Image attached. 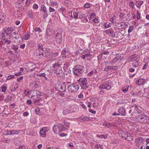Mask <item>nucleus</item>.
Here are the masks:
<instances>
[{"label": "nucleus", "instance_id": "obj_1", "mask_svg": "<svg viewBox=\"0 0 149 149\" xmlns=\"http://www.w3.org/2000/svg\"><path fill=\"white\" fill-rule=\"evenodd\" d=\"M73 74L78 77H81L84 73L87 71V68L82 65H77L72 69Z\"/></svg>", "mask_w": 149, "mask_h": 149}, {"label": "nucleus", "instance_id": "obj_2", "mask_svg": "<svg viewBox=\"0 0 149 149\" xmlns=\"http://www.w3.org/2000/svg\"><path fill=\"white\" fill-rule=\"evenodd\" d=\"M118 133L120 137L123 139H126L129 141H132L133 139L132 136L127 131L124 132L120 130H118Z\"/></svg>", "mask_w": 149, "mask_h": 149}, {"label": "nucleus", "instance_id": "obj_3", "mask_svg": "<svg viewBox=\"0 0 149 149\" xmlns=\"http://www.w3.org/2000/svg\"><path fill=\"white\" fill-rule=\"evenodd\" d=\"M137 119L141 123L146 124L149 123V117L146 115H139L136 116Z\"/></svg>", "mask_w": 149, "mask_h": 149}, {"label": "nucleus", "instance_id": "obj_4", "mask_svg": "<svg viewBox=\"0 0 149 149\" xmlns=\"http://www.w3.org/2000/svg\"><path fill=\"white\" fill-rule=\"evenodd\" d=\"M78 81L82 89H86L88 88V83L86 78H80L78 80Z\"/></svg>", "mask_w": 149, "mask_h": 149}, {"label": "nucleus", "instance_id": "obj_5", "mask_svg": "<svg viewBox=\"0 0 149 149\" xmlns=\"http://www.w3.org/2000/svg\"><path fill=\"white\" fill-rule=\"evenodd\" d=\"M111 87V83L110 81H107L102 84H101L99 87V89H106L110 90Z\"/></svg>", "mask_w": 149, "mask_h": 149}, {"label": "nucleus", "instance_id": "obj_6", "mask_svg": "<svg viewBox=\"0 0 149 149\" xmlns=\"http://www.w3.org/2000/svg\"><path fill=\"white\" fill-rule=\"evenodd\" d=\"M79 88V86L75 84H71L68 87V89L69 91L76 92Z\"/></svg>", "mask_w": 149, "mask_h": 149}, {"label": "nucleus", "instance_id": "obj_7", "mask_svg": "<svg viewBox=\"0 0 149 149\" xmlns=\"http://www.w3.org/2000/svg\"><path fill=\"white\" fill-rule=\"evenodd\" d=\"M54 72L58 77L61 78H64V74L61 68L58 67L56 70H54Z\"/></svg>", "mask_w": 149, "mask_h": 149}, {"label": "nucleus", "instance_id": "obj_8", "mask_svg": "<svg viewBox=\"0 0 149 149\" xmlns=\"http://www.w3.org/2000/svg\"><path fill=\"white\" fill-rule=\"evenodd\" d=\"M43 49H36L35 52L34 53V55L38 58H42L44 57L43 56Z\"/></svg>", "mask_w": 149, "mask_h": 149}, {"label": "nucleus", "instance_id": "obj_9", "mask_svg": "<svg viewBox=\"0 0 149 149\" xmlns=\"http://www.w3.org/2000/svg\"><path fill=\"white\" fill-rule=\"evenodd\" d=\"M62 34L60 33H58L56 34L54 37V39L57 42L60 44L62 42Z\"/></svg>", "mask_w": 149, "mask_h": 149}, {"label": "nucleus", "instance_id": "obj_10", "mask_svg": "<svg viewBox=\"0 0 149 149\" xmlns=\"http://www.w3.org/2000/svg\"><path fill=\"white\" fill-rule=\"evenodd\" d=\"M14 28L12 27L5 28L3 29V31L7 36L12 31H13Z\"/></svg>", "mask_w": 149, "mask_h": 149}, {"label": "nucleus", "instance_id": "obj_11", "mask_svg": "<svg viewBox=\"0 0 149 149\" xmlns=\"http://www.w3.org/2000/svg\"><path fill=\"white\" fill-rule=\"evenodd\" d=\"M43 55L44 57L48 56L51 52L50 49L48 48L43 49Z\"/></svg>", "mask_w": 149, "mask_h": 149}, {"label": "nucleus", "instance_id": "obj_12", "mask_svg": "<svg viewBox=\"0 0 149 149\" xmlns=\"http://www.w3.org/2000/svg\"><path fill=\"white\" fill-rule=\"evenodd\" d=\"M135 143L136 146L139 147L141 144L143 143V139L142 138L138 137L136 139Z\"/></svg>", "mask_w": 149, "mask_h": 149}, {"label": "nucleus", "instance_id": "obj_13", "mask_svg": "<svg viewBox=\"0 0 149 149\" xmlns=\"http://www.w3.org/2000/svg\"><path fill=\"white\" fill-rule=\"evenodd\" d=\"M58 125V123H55L52 128L54 133L56 134L60 133L59 127Z\"/></svg>", "mask_w": 149, "mask_h": 149}, {"label": "nucleus", "instance_id": "obj_14", "mask_svg": "<svg viewBox=\"0 0 149 149\" xmlns=\"http://www.w3.org/2000/svg\"><path fill=\"white\" fill-rule=\"evenodd\" d=\"M47 128L43 127L40 130V135L43 137H45L46 135V132H47Z\"/></svg>", "mask_w": 149, "mask_h": 149}, {"label": "nucleus", "instance_id": "obj_15", "mask_svg": "<svg viewBox=\"0 0 149 149\" xmlns=\"http://www.w3.org/2000/svg\"><path fill=\"white\" fill-rule=\"evenodd\" d=\"M58 127H59L58 128L60 133L63 131L65 130H66V128L64 127L62 124L58 123Z\"/></svg>", "mask_w": 149, "mask_h": 149}, {"label": "nucleus", "instance_id": "obj_16", "mask_svg": "<svg viewBox=\"0 0 149 149\" xmlns=\"http://www.w3.org/2000/svg\"><path fill=\"white\" fill-rule=\"evenodd\" d=\"M105 32L106 33L111 34V36L112 37H114L115 36V32L112 29L107 30L105 31Z\"/></svg>", "mask_w": 149, "mask_h": 149}, {"label": "nucleus", "instance_id": "obj_17", "mask_svg": "<svg viewBox=\"0 0 149 149\" xmlns=\"http://www.w3.org/2000/svg\"><path fill=\"white\" fill-rule=\"evenodd\" d=\"M59 91L63 93L66 90V87L64 85H59L58 86Z\"/></svg>", "mask_w": 149, "mask_h": 149}, {"label": "nucleus", "instance_id": "obj_18", "mask_svg": "<svg viewBox=\"0 0 149 149\" xmlns=\"http://www.w3.org/2000/svg\"><path fill=\"white\" fill-rule=\"evenodd\" d=\"M118 111L119 113V114H120L122 116H124L125 114V111L123 107H120L118 109Z\"/></svg>", "mask_w": 149, "mask_h": 149}, {"label": "nucleus", "instance_id": "obj_19", "mask_svg": "<svg viewBox=\"0 0 149 149\" xmlns=\"http://www.w3.org/2000/svg\"><path fill=\"white\" fill-rule=\"evenodd\" d=\"M145 79L143 78L139 79L136 81L137 85H140L143 84L145 81Z\"/></svg>", "mask_w": 149, "mask_h": 149}, {"label": "nucleus", "instance_id": "obj_20", "mask_svg": "<svg viewBox=\"0 0 149 149\" xmlns=\"http://www.w3.org/2000/svg\"><path fill=\"white\" fill-rule=\"evenodd\" d=\"M68 54V52L67 50L64 49L61 52V54L63 58H65L66 57L67 55Z\"/></svg>", "mask_w": 149, "mask_h": 149}, {"label": "nucleus", "instance_id": "obj_21", "mask_svg": "<svg viewBox=\"0 0 149 149\" xmlns=\"http://www.w3.org/2000/svg\"><path fill=\"white\" fill-rule=\"evenodd\" d=\"M3 41H4V45H8L11 42V40L8 38H4L3 40Z\"/></svg>", "mask_w": 149, "mask_h": 149}, {"label": "nucleus", "instance_id": "obj_22", "mask_svg": "<svg viewBox=\"0 0 149 149\" xmlns=\"http://www.w3.org/2000/svg\"><path fill=\"white\" fill-rule=\"evenodd\" d=\"M84 52L83 51H82V49H81L80 50H77V53H79L80 54H85L86 53H89L90 51L87 49H86V50H85L84 51Z\"/></svg>", "mask_w": 149, "mask_h": 149}, {"label": "nucleus", "instance_id": "obj_23", "mask_svg": "<svg viewBox=\"0 0 149 149\" xmlns=\"http://www.w3.org/2000/svg\"><path fill=\"white\" fill-rule=\"evenodd\" d=\"M103 125L108 128H110L113 126V125L107 122H104L103 123Z\"/></svg>", "mask_w": 149, "mask_h": 149}, {"label": "nucleus", "instance_id": "obj_24", "mask_svg": "<svg viewBox=\"0 0 149 149\" xmlns=\"http://www.w3.org/2000/svg\"><path fill=\"white\" fill-rule=\"evenodd\" d=\"M81 120L86 121H89L91 120V118L87 116H84L83 115L81 116Z\"/></svg>", "mask_w": 149, "mask_h": 149}, {"label": "nucleus", "instance_id": "obj_25", "mask_svg": "<svg viewBox=\"0 0 149 149\" xmlns=\"http://www.w3.org/2000/svg\"><path fill=\"white\" fill-rule=\"evenodd\" d=\"M61 62L62 61L61 60H59L57 62L55 63L53 65V67L55 68L56 66L58 67L59 66H61Z\"/></svg>", "mask_w": 149, "mask_h": 149}, {"label": "nucleus", "instance_id": "obj_26", "mask_svg": "<svg viewBox=\"0 0 149 149\" xmlns=\"http://www.w3.org/2000/svg\"><path fill=\"white\" fill-rule=\"evenodd\" d=\"M12 97L10 96H8L4 100V101L6 102H9L12 100Z\"/></svg>", "mask_w": 149, "mask_h": 149}, {"label": "nucleus", "instance_id": "obj_27", "mask_svg": "<svg viewBox=\"0 0 149 149\" xmlns=\"http://www.w3.org/2000/svg\"><path fill=\"white\" fill-rule=\"evenodd\" d=\"M51 30L52 29H47L46 35L47 37L49 36L52 34V32H51Z\"/></svg>", "mask_w": 149, "mask_h": 149}, {"label": "nucleus", "instance_id": "obj_28", "mask_svg": "<svg viewBox=\"0 0 149 149\" xmlns=\"http://www.w3.org/2000/svg\"><path fill=\"white\" fill-rule=\"evenodd\" d=\"M129 86L128 85H126L123 87V88L122 89V91L124 92V93H126L127 92L129 88Z\"/></svg>", "mask_w": 149, "mask_h": 149}, {"label": "nucleus", "instance_id": "obj_29", "mask_svg": "<svg viewBox=\"0 0 149 149\" xmlns=\"http://www.w3.org/2000/svg\"><path fill=\"white\" fill-rule=\"evenodd\" d=\"M143 1H136V7L139 8L141 7V6L143 4Z\"/></svg>", "mask_w": 149, "mask_h": 149}, {"label": "nucleus", "instance_id": "obj_30", "mask_svg": "<svg viewBox=\"0 0 149 149\" xmlns=\"http://www.w3.org/2000/svg\"><path fill=\"white\" fill-rule=\"evenodd\" d=\"M71 16L72 17H74L76 18H78V13L77 11H74L73 12L72 14H71Z\"/></svg>", "mask_w": 149, "mask_h": 149}, {"label": "nucleus", "instance_id": "obj_31", "mask_svg": "<svg viewBox=\"0 0 149 149\" xmlns=\"http://www.w3.org/2000/svg\"><path fill=\"white\" fill-rule=\"evenodd\" d=\"M137 56L138 55L137 54H134L128 57V59L129 60H132L136 58Z\"/></svg>", "mask_w": 149, "mask_h": 149}, {"label": "nucleus", "instance_id": "obj_32", "mask_svg": "<svg viewBox=\"0 0 149 149\" xmlns=\"http://www.w3.org/2000/svg\"><path fill=\"white\" fill-rule=\"evenodd\" d=\"M64 3H65V5L67 7H68L71 5L70 1L68 0H66L64 2Z\"/></svg>", "mask_w": 149, "mask_h": 149}, {"label": "nucleus", "instance_id": "obj_33", "mask_svg": "<svg viewBox=\"0 0 149 149\" xmlns=\"http://www.w3.org/2000/svg\"><path fill=\"white\" fill-rule=\"evenodd\" d=\"M46 8L44 5H42L41 6L40 11L43 12L47 11Z\"/></svg>", "mask_w": 149, "mask_h": 149}, {"label": "nucleus", "instance_id": "obj_34", "mask_svg": "<svg viewBox=\"0 0 149 149\" xmlns=\"http://www.w3.org/2000/svg\"><path fill=\"white\" fill-rule=\"evenodd\" d=\"M5 19V17L3 14H0V24Z\"/></svg>", "mask_w": 149, "mask_h": 149}, {"label": "nucleus", "instance_id": "obj_35", "mask_svg": "<svg viewBox=\"0 0 149 149\" xmlns=\"http://www.w3.org/2000/svg\"><path fill=\"white\" fill-rule=\"evenodd\" d=\"M69 66V64L67 62H65L63 65V69L65 71L67 70Z\"/></svg>", "mask_w": 149, "mask_h": 149}, {"label": "nucleus", "instance_id": "obj_36", "mask_svg": "<svg viewBox=\"0 0 149 149\" xmlns=\"http://www.w3.org/2000/svg\"><path fill=\"white\" fill-rule=\"evenodd\" d=\"M70 113V110L68 109L63 110V114L65 115H67Z\"/></svg>", "mask_w": 149, "mask_h": 149}, {"label": "nucleus", "instance_id": "obj_37", "mask_svg": "<svg viewBox=\"0 0 149 149\" xmlns=\"http://www.w3.org/2000/svg\"><path fill=\"white\" fill-rule=\"evenodd\" d=\"M118 55L119 54H118L117 55L116 54V57L112 61V62H116L118 61L119 59Z\"/></svg>", "mask_w": 149, "mask_h": 149}, {"label": "nucleus", "instance_id": "obj_38", "mask_svg": "<svg viewBox=\"0 0 149 149\" xmlns=\"http://www.w3.org/2000/svg\"><path fill=\"white\" fill-rule=\"evenodd\" d=\"M48 15L47 11L43 12L42 17L43 19H45L47 17Z\"/></svg>", "mask_w": 149, "mask_h": 149}, {"label": "nucleus", "instance_id": "obj_39", "mask_svg": "<svg viewBox=\"0 0 149 149\" xmlns=\"http://www.w3.org/2000/svg\"><path fill=\"white\" fill-rule=\"evenodd\" d=\"M18 46L16 45H13L11 46V48L15 51L17 50L18 49Z\"/></svg>", "mask_w": 149, "mask_h": 149}, {"label": "nucleus", "instance_id": "obj_40", "mask_svg": "<svg viewBox=\"0 0 149 149\" xmlns=\"http://www.w3.org/2000/svg\"><path fill=\"white\" fill-rule=\"evenodd\" d=\"M64 125L66 126L67 128H69L70 127V124L69 123L65 121V120L63 121Z\"/></svg>", "mask_w": 149, "mask_h": 149}, {"label": "nucleus", "instance_id": "obj_41", "mask_svg": "<svg viewBox=\"0 0 149 149\" xmlns=\"http://www.w3.org/2000/svg\"><path fill=\"white\" fill-rule=\"evenodd\" d=\"M1 88V89L2 92H5L7 89V88L4 85H3L2 86Z\"/></svg>", "mask_w": 149, "mask_h": 149}, {"label": "nucleus", "instance_id": "obj_42", "mask_svg": "<svg viewBox=\"0 0 149 149\" xmlns=\"http://www.w3.org/2000/svg\"><path fill=\"white\" fill-rule=\"evenodd\" d=\"M15 144L17 146H19L21 144V142L18 139H16L14 141Z\"/></svg>", "mask_w": 149, "mask_h": 149}, {"label": "nucleus", "instance_id": "obj_43", "mask_svg": "<svg viewBox=\"0 0 149 149\" xmlns=\"http://www.w3.org/2000/svg\"><path fill=\"white\" fill-rule=\"evenodd\" d=\"M29 33L28 32H27L25 36L24 39L25 40H28L29 37Z\"/></svg>", "mask_w": 149, "mask_h": 149}, {"label": "nucleus", "instance_id": "obj_44", "mask_svg": "<svg viewBox=\"0 0 149 149\" xmlns=\"http://www.w3.org/2000/svg\"><path fill=\"white\" fill-rule=\"evenodd\" d=\"M111 66H106L104 68V70L105 71H107L110 70H111Z\"/></svg>", "mask_w": 149, "mask_h": 149}, {"label": "nucleus", "instance_id": "obj_45", "mask_svg": "<svg viewBox=\"0 0 149 149\" xmlns=\"http://www.w3.org/2000/svg\"><path fill=\"white\" fill-rule=\"evenodd\" d=\"M34 91L36 93V94L37 95H36V98H38L39 97H38V95H41V93L39 91L37 90H35Z\"/></svg>", "mask_w": 149, "mask_h": 149}, {"label": "nucleus", "instance_id": "obj_46", "mask_svg": "<svg viewBox=\"0 0 149 149\" xmlns=\"http://www.w3.org/2000/svg\"><path fill=\"white\" fill-rule=\"evenodd\" d=\"M95 149H103L102 146H100V145H97L95 146Z\"/></svg>", "mask_w": 149, "mask_h": 149}, {"label": "nucleus", "instance_id": "obj_47", "mask_svg": "<svg viewBox=\"0 0 149 149\" xmlns=\"http://www.w3.org/2000/svg\"><path fill=\"white\" fill-rule=\"evenodd\" d=\"M36 75L40 77H43L45 75V73H39V74H36Z\"/></svg>", "mask_w": 149, "mask_h": 149}, {"label": "nucleus", "instance_id": "obj_48", "mask_svg": "<svg viewBox=\"0 0 149 149\" xmlns=\"http://www.w3.org/2000/svg\"><path fill=\"white\" fill-rule=\"evenodd\" d=\"M137 15H136V17H137V19L139 20L141 19L140 17V14L139 13V11L138 10L137 11Z\"/></svg>", "mask_w": 149, "mask_h": 149}, {"label": "nucleus", "instance_id": "obj_49", "mask_svg": "<svg viewBox=\"0 0 149 149\" xmlns=\"http://www.w3.org/2000/svg\"><path fill=\"white\" fill-rule=\"evenodd\" d=\"M134 28V26H130L129 29L128 30V32L129 33L131 32L132 30Z\"/></svg>", "mask_w": 149, "mask_h": 149}, {"label": "nucleus", "instance_id": "obj_50", "mask_svg": "<svg viewBox=\"0 0 149 149\" xmlns=\"http://www.w3.org/2000/svg\"><path fill=\"white\" fill-rule=\"evenodd\" d=\"M137 112L139 114L141 115H143L144 114V113L141 110L139 109H138L137 111Z\"/></svg>", "mask_w": 149, "mask_h": 149}, {"label": "nucleus", "instance_id": "obj_51", "mask_svg": "<svg viewBox=\"0 0 149 149\" xmlns=\"http://www.w3.org/2000/svg\"><path fill=\"white\" fill-rule=\"evenodd\" d=\"M35 31L40 32L42 31L40 27H36L34 29Z\"/></svg>", "mask_w": 149, "mask_h": 149}, {"label": "nucleus", "instance_id": "obj_52", "mask_svg": "<svg viewBox=\"0 0 149 149\" xmlns=\"http://www.w3.org/2000/svg\"><path fill=\"white\" fill-rule=\"evenodd\" d=\"M16 34L17 33L16 32H14L11 33V34L9 35V39H10V38L14 36H15Z\"/></svg>", "mask_w": 149, "mask_h": 149}, {"label": "nucleus", "instance_id": "obj_53", "mask_svg": "<svg viewBox=\"0 0 149 149\" xmlns=\"http://www.w3.org/2000/svg\"><path fill=\"white\" fill-rule=\"evenodd\" d=\"M10 139L8 138H6L5 139V140L3 141V142L4 143H8L10 141Z\"/></svg>", "mask_w": 149, "mask_h": 149}, {"label": "nucleus", "instance_id": "obj_54", "mask_svg": "<svg viewBox=\"0 0 149 149\" xmlns=\"http://www.w3.org/2000/svg\"><path fill=\"white\" fill-rule=\"evenodd\" d=\"M28 15L29 17L31 18H33V15L32 11H29L28 12Z\"/></svg>", "mask_w": 149, "mask_h": 149}, {"label": "nucleus", "instance_id": "obj_55", "mask_svg": "<svg viewBox=\"0 0 149 149\" xmlns=\"http://www.w3.org/2000/svg\"><path fill=\"white\" fill-rule=\"evenodd\" d=\"M118 68V67L117 66H111V69L113 70H117Z\"/></svg>", "mask_w": 149, "mask_h": 149}, {"label": "nucleus", "instance_id": "obj_56", "mask_svg": "<svg viewBox=\"0 0 149 149\" xmlns=\"http://www.w3.org/2000/svg\"><path fill=\"white\" fill-rule=\"evenodd\" d=\"M38 48L37 49H43V46L42 45L41 43H39L38 45Z\"/></svg>", "mask_w": 149, "mask_h": 149}, {"label": "nucleus", "instance_id": "obj_57", "mask_svg": "<svg viewBox=\"0 0 149 149\" xmlns=\"http://www.w3.org/2000/svg\"><path fill=\"white\" fill-rule=\"evenodd\" d=\"M11 134H17L19 133V131H15L14 130H11Z\"/></svg>", "mask_w": 149, "mask_h": 149}, {"label": "nucleus", "instance_id": "obj_58", "mask_svg": "<svg viewBox=\"0 0 149 149\" xmlns=\"http://www.w3.org/2000/svg\"><path fill=\"white\" fill-rule=\"evenodd\" d=\"M120 26L122 28H124L125 25V23L124 22H121L120 23Z\"/></svg>", "mask_w": 149, "mask_h": 149}, {"label": "nucleus", "instance_id": "obj_59", "mask_svg": "<svg viewBox=\"0 0 149 149\" xmlns=\"http://www.w3.org/2000/svg\"><path fill=\"white\" fill-rule=\"evenodd\" d=\"M125 14L123 13H121L120 14L119 17H120V18L122 19H124V17L125 16Z\"/></svg>", "mask_w": 149, "mask_h": 149}, {"label": "nucleus", "instance_id": "obj_60", "mask_svg": "<svg viewBox=\"0 0 149 149\" xmlns=\"http://www.w3.org/2000/svg\"><path fill=\"white\" fill-rule=\"evenodd\" d=\"M49 11L50 13H52L55 12V10L54 8L50 7L49 8Z\"/></svg>", "mask_w": 149, "mask_h": 149}, {"label": "nucleus", "instance_id": "obj_61", "mask_svg": "<svg viewBox=\"0 0 149 149\" xmlns=\"http://www.w3.org/2000/svg\"><path fill=\"white\" fill-rule=\"evenodd\" d=\"M97 71L95 70H93L89 73V75L90 76H91L93 74L95 73Z\"/></svg>", "mask_w": 149, "mask_h": 149}, {"label": "nucleus", "instance_id": "obj_62", "mask_svg": "<svg viewBox=\"0 0 149 149\" xmlns=\"http://www.w3.org/2000/svg\"><path fill=\"white\" fill-rule=\"evenodd\" d=\"M38 8V5L36 3L34 4L33 6V8L35 9H37Z\"/></svg>", "mask_w": 149, "mask_h": 149}, {"label": "nucleus", "instance_id": "obj_63", "mask_svg": "<svg viewBox=\"0 0 149 149\" xmlns=\"http://www.w3.org/2000/svg\"><path fill=\"white\" fill-rule=\"evenodd\" d=\"M58 55V52L54 53L52 54V57L53 58L57 56Z\"/></svg>", "mask_w": 149, "mask_h": 149}, {"label": "nucleus", "instance_id": "obj_64", "mask_svg": "<svg viewBox=\"0 0 149 149\" xmlns=\"http://www.w3.org/2000/svg\"><path fill=\"white\" fill-rule=\"evenodd\" d=\"M89 111L93 114H95L96 113V111L93 110L92 109H89Z\"/></svg>", "mask_w": 149, "mask_h": 149}]
</instances>
